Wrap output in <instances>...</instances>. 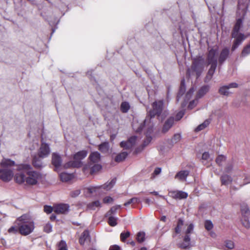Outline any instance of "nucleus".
Segmentation results:
<instances>
[{
    "label": "nucleus",
    "instance_id": "obj_1",
    "mask_svg": "<svg viewBox=\"0 0 250 250\" xmlns=\"http://www.w3.org/2000/svg\"><path fill=\"white\" fill-rule=\"evenodd\" d=\"M163 102L161 100L155 101L152 104V109L150 110L144 122V125L140 126L138 128L135 129V125L134 123L133 127L136 132H140L143 127H146L149 129L151 128L154 125L152 119L157 115L159 120H163L166 116V111L164 110Z\"/></svg>",
    "mask_w": 250,
    "mask_h": 250
},
{
    "label": "nucleus",
    "instance_id": "obj_2",
    "mask_svg": "<svg viewBox=\"0 0 250 250\" xmlns=\"http://www.w3.org/2000/svg\"><path fill=\"white\" fill-rule=\"evenodd\" d=\"M15 225L19 227V233L24 236H27L33 232L35 229V223L31 216L24 214L18 217L14 222Z\"/></svg>",
    "mask_w": 250,
    "mask_h": 250
},
{
    "label": "nucleus",
    "instance_id": "obj_3",
    "mask_svg": "<svg viewBox=\"0 0 250 250\" xmlns=\"http://www.w3.org/2000/svg\"><path fill=\"white\" fill-rule=\"evenodd\" d=\"M15 165L14 161L8 159H3L0 162V179L3 182H7L14 177V173L9 168Z\"/></svg>",
    "mask_w": 250,
    "mask_h": 250
},
{
    "label": "nucleus",
    "instance_id": "obj_4",
    "mask_svg": "<svg viewBox=\"0 0 250 250\" xmlns=\"http://www.w3.org/2000/svg\"><path fill=\"white\" fill-rule=\"evenodd\" d=\"M31 169V165L27 164H21L16 165V168L15 169L14 175L15 181L19 184L26 183L27 172Z\"/></svg>",
    "mask_w": 250,
    "mask_h": 250
},
{
    "label": "nucleus",
    "instance_id": "obj_5",
    "mask_svg": "<svg viewBox=\"0 0 250 250\" xmlns=\"http://www.w3.org/2000/svg\"><path fill=\"white\" fill-rule=\"evenodd\" d=\"M242 23V20L239 19L237 20L234 25L233 32L232 33V36L233 38H235L236 40L232 47V50H235L240 44L241 42L245 39V37L243 35L238 33V31L241 26Z\"/></svg>",
    "mask_w": 250,
    "mask_h": 250
},
{
    "label": "nucleus",
    "instance_id": "obj_6",
    "mask_svg": "<svg viewBox=\"0 0 250 250\" xmlns=\"http://www.w3.org/2000/svg\"><path fill=\"white\" fill-rule=\"evenodd\" d=\"M87 152L82 150L78 152L74 156V161H70L64 165L65 168L71 167H79L82 165L81 160L84 159L87 155Z\"/></svg>",
    "mask_w": 250,
    "mask_h": 250
},
{
    "label": "nucleus",
    "instance_id": "obj_7",
    "mask_svg": "<svg viewBox=\"0 0 250 250\" xmlns=\"http://www.w3.org/2000/svg\"><path fill=\"white\" fill-rule=\"evenodd\" d=\"M204 61L202 59L194 60L191 68L188 71V73L190 75L196 74L199 77L204 69Z\"/></svg>",
    "mask_w": 250,
    "mask_h": 250
},
{
    "label": "nucleus",
    "instance_id": "obj_8",
    "mask_svg": "<svg viewBox=\"0 0 250 250\" xmlns=\"http://www.w3.org/2000/svg\"><path fill=\"white\" fill-rule=\"evenodd\" d=\"M42 179V174L37 171L29 170L27 172L26 184L29 185L37 184Z\"/></svg>",
    "mask_w": 250,
    "mask_h": 250
},
{
    "label": "nucleus",
    "instance_id": "obj_9",
    "mask_svg": "<svg viewBox=\"0 0 250 250\" xmlns=\"http://www.w3.org/2000/svg\"><path fill=\"white\" fill-rule=\"evenodd\" d=\"M238 87V84L237 83H232L227 85L221 87L219 89V92L222 95L228 96L233 93L232 88H237Z\"/></svg>",
    "mask_w": 250,
    "mask_h": 250
},
{
    "label": "nucleus",
    "instance_id": "obj_10",
    "mask_svg": "<svg viewBox=\"0 0 250 250\" xmlns=\"http://www.w3.org/2000/svg\"><path fill=\"white\" fill-rule=\"evenodd\" d=\"M50 150L49 145L42 142L38 152V156L41 158H44L50 154Z\"/></svg>",
    "mask_w": 250,
    "mask_h": 250
},
{
    "label": "nucleus",
    "instance_id": "obj_11",
    "mask_svg": "<svg viewBox=\"0 0 250 250\" xmlns=\"http://www.w3.org/2000/svg\"><path fill=\"white\" fill-rule=\"evenodd\" d=\"M218 55V49L217 47H214L209 50L208 61L209 64H217V58Z\"/></svg>",
    "mask_w": 250,
    "mask_h": 250
},
{
    "label": "nucleus",
    "instance_id": "obj_12",
    "mask_svg": "<svg viewBox=\"0 0 250 250\" xmlns=\"http://www.w3.org/2000/svg\"><path fill=\"white\" fill-rule=\"evenodd\" d=\"M101 168V166L98 164L96 163L93 166L92 164H89L88 166L84 167L83 170L84 172L86 173L88 172V169H89L90 173L93 174L99 171Z\"/></svg>",
    "mask_w": 250,
    "mask_h": 250
},
{
    "label": "nucleus",
    "instance_id": "obj_13",
    "mask_svg": "<svg viewBox=\"0 0 250 250\" xmlns=\"http://www.w3.org/2000/svg\"><path fill=\"white\" fill-rule=\"evenodd\" d=\"M68 211L69 206L67 204H59L54 207V212L57 214H65Z\"/></svg>",
    "mask_w": 250,
    "mask_h": 250
},
{
    "label": "nucleus",
    "instance_id": "obj_14",
    "mask_svg": "<svg viewBox=\"0 0 250 250\" xmlns=\"http://www.w3.org/2000/svg\"><path fill=\"white\" fill-rule=\"evenodd\" d=\"M169 195L176 199H186L188 197V193L182 191H172L169 192Z\"/></svg>",
    "mask_w": 250,
    "mask_h": 250
},
{
    "label": "nucleus",
    "instance_id": "obj_15",
    "mask_svg": "<svg viewBox=\"0 0 250 250\" xmlns=\"http://www.w3.org/2000/svg\"><path fill=\"white\" fill-rule=\"evenodd\" d=\"M189 174V171L188 170H181L178 172L175 176V179L181 181H185L186 178Z\"/></svg>",
    "mask_w": 250,
    "mask_h": 250
},
{
    "label": "nucleus",
    "instance_id": "obj_16",
    "mask_svg": "<svg viewBox=\"0 0 250 250\" xmlns=\"http://www.w3.org/2000/svg\"><path fill=\"white\" fill-rule=\"evenodd\" d=\"M52 162V164L55 166L56 168L59 167L61 166L62 162L60 156L56 153H53Z\"/></svg>",
    "mask_w": 250,
    "mask_h": 250
},
{
    "label": "nucleus",
    "instance_id": "obj_17",
    "mask_svg": "<svg viewBox=\"0 0 250 250\" xmlns=\"http://www.w3.org/2000/svg\"><path fill=\"white\" fill-rule=\"evenodd\" d=\"M90 163H98L101 159L100 154L98 152H92L89 157Z\"/></svg>",
    "mask_w": 250,
    "mask_h": 250
},
{
    "label": "nucleus",
    "instance_id": "obj_18",
    "mask_svg": "<svg viewBox=\"0 0 250 250\" xmlns=\"http://www.w3.org/2000/svg\"><path fill=\"white\" fill-rule=\"evenodd\" d=\"M210 64H211L210 68H209V69L208 72V74L207 75V76L206 77V79H205V81L206 82H208L211 80V79L215 72V69H216V67L217 66V64H215V63Z\"/></svg>",
    "mask_w": 250,
    "mask_h": 250
},
{
    "label": "nucleus",
    "instance_id": "obj_19",
    "mask_svg": "<svg viewBox=\"0 0 250 250\" xmlns=\"http://www.w3.org/2000/svg\"><path fill=\"white\" fill-rule=\"evenodd\" d=\"M229 54V50L228 48H224L221 51L219 57V62L220 63H223L227 58Z\"/></svg>",
    "mask_w": 250,
    "mask_h": 250
},
{
    "label": "nucleus",
    "instance_id": "obj_20",
    "mask_svg": "<svg viewBox=\"0 0 250 250\" xmlns=\"http://www.w3.org/2000/svg\"><path fill=\"white\" fill-rule=\"evenodd\" d=\"M174 123V119L173 118L168 119L165 122L162 131L165 133L167 132L169 129L172 126Z\"/></svg>",
    "mask_w": 250,
    "mask_h": 250
},
{
    "label": "nucleus",
    "instance_id": "obj_21",
    "mask_svg": "<svg viewBox=\"0 0 250 250\" xmlns=\"http://www.w3.org/2000/svg\"><path fill=\"white\" fill-rule=\"evenodd\" d=\"M221 181L222 185H228L232 182V179L228 175H223L221 177Z\"/></svg>",
    "mask_w": 250,
    "mask_h": 250
},
{
    "label": "nucleus",
    "instance_id": "obj_22",
    "mask_svg": "<svg viewBox=\"0 0 250 250\" xmlns=\"http://www.w3.org/2000/svg\"><path fill=\"white\" fill-rule=\"evenodd\" d=\"M99 149L102 153H108L109 150V145L108 142H104L99 146Z\"/></svg>",
    "mask_w": 250,
    "mask_h": 250
},
{
    "label": "nucleus",
    "instance_id": "obj_23",
    "mask_svg": "<svg viewBox=\"0 0 250 250\" xmlns=\"http://www.w3.org/2000/svg\"><path fill=\"white\" fill-rule=\"evenodd\" d=\"M128 155V153L126 151H123L119 153L115 158V161L117 162H121L124 161Z\"/></svg>",
    "mask_w": 250,
    "mask_h": 250
},
{
    "label": "nucleus",
    "instance_id": "obj_24",
    "mask_svg": "<svg viewBox=\"0 0 250 250\" xmlns=\"http://www.w3.org/2000/svg\"><path fill=\"white\" fill-rule=\"evenodd\" d=\"M60 177L62 181L66 182L72 179L73 175L71 174L64 172L60 174Z\"/></svg>",
    "mask_w": 250,
    "mask_h": 250
},
{
    "label": "nucleus",
    "instance_id": "obj_25",
    "mask_svg": "<svg viewBox=\"0 0 250 250\" xmlns=\"http://www.w3.org/2000/svg\"><path fill=\"white\" fill-rule=\"evenodd\" d=\"M41 158L35 156L33 158L32 164L33 166L37 168L41 167L42 166V164L41 160Z\"/></svg>",
    "mask_w": 250,
    "mask_h": 250
},
{
    "label": "nucleus",
    "instance_id": "obj_26",
    "mask_svg": "<svg viewBox=\"0 0 250 250\" xmlns=\"http://www.w3.org/2000/svg\"><path fill=\"white\" fill-rule=\"evenodd\" d=\"M108 217V223L111 227H115L117 225L118 218L113 215H106Z\"/></svg>",
    "mask_w": 250,
    "mask_h": 250
},
{
    "label": "nucleus",
    "instance_id": "obj_27",
    "mask_svg": "<svg viewBox=\"0 0 250 250\" xmlns=\"http://www.w3.org/2000/svg\"><path fill=\"white\" fill-rule=\"evenodd\" d=\"M88 237L89 232L87 230L84 231L79 239L80 244L82 245H83L85 241L88 238Z\"/></svg>",
    "mask_w": 250,
    "mask_h": 250
},
{
    "label": "nucleus",
    "instance_id": "obj_28",
    "mask_svg": "<svg viewBox=\"0 0 250 250\" xmlns=\"http://www.w3.org/2000/svg\"><path fill=\"white\" fill-rule=\"evenodd\" d=\"M101 207V203L99 201H96L89 203L88 205V208L92 210L96 209V208H100Z\"/></svg>",
    "mask_w": 250,
    "mask_h": 250
},
{
    "label": "nucleus",
    "instance_id": "obj_29",
    "mask_svg": "<svg viewBox=\"0 0 250 250\" xmlns=\"http://www.w3.org/2000/svg\"><path fill=\"white\" fill-rule=\"evenodd\" d=\"M185 89H186V87H185V85L184 80H182L181 82V87H180L179 91L177 95V101H178L179 100L180 97L182 96L184 94V93L185 91Z\"/></svg>",
    "mask_w": 250,
    "mask_h": 250
},
{
    "label": "nucleus",
    "instance_id": "obj_30",
    "mask_svg": "<svg viewBox=\"0 0 250 250\" xmlns=\"http://www.w3.org/2000/svg\"><path fill=\"white\" fill-rule=\"evenodd\" d=\"M209 90V87L208 86H205L202 87L198 91L197 94L198 98H201L205 95Z\"/></svg>",
    "mask_w": 250,
    "mask_h": 250
},
{
    "label": "nucleus",
    "instance_id": "obj_31",
    "mask_svg": "<svg viewBox=\"0 0 250 250\" xmlns=\"http://www.w3.org/2000/svg\"><path fill=\"white\" fill-rule=\"evenodd\" d=\"M190 237L189 235H186L184 239V242L180 245V247L182 249H187L189 245Z\"/></svg>",
    "mask_w": 250,
    "mask_h": 250
},
{
    "label": "nucleus",
    "instance_id": "obj_32",
    "mask_svg": "<svg viewBox=\"0 0 250 250\" xmlns=\"http://www.w3.org/2000/svg\"><path fill=\"white\" fill-rule=\"evenodd\" d=\"M145 236L144 232L140 231L136 235V240L139 243H142L145 240Z\"/></svg>",
    "mask_w": 250,
    "mask_h": 250
},
{
    "label": "nucleus",
    "instance_id": "obj_33",
    "mask_svg": "<svg viewBox=\"0 0 250 250\" xmlns=\"http://www.w3.org/2000/svg\"><path fill=\"white\" fill-rule=\"evenodd\" d=\"M115 180L112 179L110 182L106 183L104 185L102 186V187L106 190H110L115 185Z\"/></svg>",
    "mask_w": 250,
    "mask_h": 250
},
{
    "label": "nucleus",
    "instance_id": "obj_34",
    "mask_svg": "<svg viewBox=\"0 0 250 250\" xmlns=\"http://www.w3.org/2000/svg\"><path fill=\"white\" fill-rule=\"evenodd\" d=\"M250 209L249 207L246 205L243 206L241 208V213L243 217H248V216L250 214Z\"/></svg>",
    "mask_w": 250,
    "mask_h": 250
},
{
    "label": "nucleus",
    "instance_id": "obj_35",
    "mask_svg": "<svg viewBox=\"0 0 250 250\" xmlns=\"http://www.w3.org/2000/svg\"><path fill=\"white\" fill-rule=\"evenodd\" d=\"M209 124L208 121H205L203 123L198 125L195 129L196 131H199L206 128Z\"/></svg>",
    "mask_w": 250,
    "mask_h": 250
},
{
    "label": "nucleus",
    "instance_id": "obj_36",
    "mask_svg": "<svg viewBox=\"0 0 250 250\" xmlns=\"http://www.w3.org/2000/svg\"><path fill=\"white\" fill-rule=\"evenodd\" d=\"M130 108V105L127 102H123L121 105V109L123 112H127Z\"/></svg>",
    "mask_w": 250,
    "mask_h": 250
},
{
    "label": "nucleus",
    "instance_id": "obj_37",
    "mask_svg": "<svg viewBox=\"0 0 250 250\" xmlns=\"http://www.w3.org/2000/svg\"><path fill=\"white\" fill-rule=\"evenodd\" d=\"M140 202L139 198L137 197H134L129 200L127 202L124 204L125 206H127L131 204L139 203Z\"/></svg>",
    "mask_w": 250,
    "mask_h": 250
},
{
    "label": "nucleus",
    "instance_id": "obj_38",
    "mask_svg": "<svg viewBox=\"0 0 250 250\" xmlns=\"http://www.w3.org/2000/svg\"><path fill=\"white\" fill-rule=\"evenodd\" d=\"M242 225L247 229L250 228V222L248 220V217H243L241 219Z\"/></svg>",
    "mask_w": 250,
    "mask_h": 250
},
{
    "label": "nucleus",
    "instance_id": "obj_39",
    "mask_svg": "<svg viewBox=\"0 0 250 250\" xmlns=\"http://www.w3.org/2000/svg\"><path fill=\"white\" fill-rule=\"evenodd\" d=\"M9 233L16 234L19 232V227L16 225L11 227L8 230Z\"/></svg>",
    "mask_w": 250,
    "mask_h": 250
},
{
    "label": "nucleus",
    "instance_id": "obj_40",
    "mask_svg": "<svg viewBox=\"0 0 250 250\" xmlns=\"http://www.w3.org/2000/svg\"><path fill=\"white\" fill-rule=\"evenodd\" d=\"M136 138L135 136H132L130 137L127 141V144H129V145L127 146V148H131L136 143Z\"/></svg>",
    "mask_w": 250,
    "mask_h": 250
},
{
    "label": "nucleus",
    "instance_id": "obj_41",
    "mask_svg": "<svg viewBox=\"0 0 250 250\" xmlns=\"http://www.w3.org/2000/svg\"><path fill=\"white\" fill-rule=\"evenodd\" d=\"M184 225V222L182 220L179 219L178 222L177 226L175 228V233H179L181 231L182 226Z\"/></svg>",
    "mask_w": 250,
    "mask_h": 250
},
{
    "label": "nucleus",
    "instance_id": "obj_42",
    "mask_svg": "<svg viewBox=\"0 0 250 250\" xmlns=\"http://www.w3.org/2000/svg\"><path fill=\"white\" fill-rule=\"evenodd\" d=\"M130 232L128 231L122 232L120 234V239L122 242H125V240L129 237Z\"/></svg>",
    "mask_w": 250,
    "mask_h": 250
},
{
    "label": "nucleus",
    "instance_id": "obj_43",
    "mask_svg": "<svg viewBox=\"0 0 250 250\" xmlns=\"http://www.w3.org/2000/svg\"><path fill=\"white\" fill-rule=\"evenodd\" d=\"M58 250H67V247L65 242L62 240L58 244Z\"/></svg>",
    "mask_w": 250,
    "mask_h": 250
},
{
    "label": "nucleus",
    "instance_id": "obj_44",
    "mask_svg": "<svg viewBox=\"0 0 250 250\" xmlns=\"http://www.w3.org/2000/svg\"><path fill=\"white\" fill-rule=\"evenodd\" d=\"M120 208V205L112 207L107 212L105 215H112L113 214L115 213L117 210Z\"/></svg>",
    "mask_w": 250,
    "mask_h": 250
},
{
    "label": "nucleus",
    "instance_id": "obj_45",
    "mask_svg": "<svg viewBox=\"0 0 250 250\" xmlns=\"http://www.w3.org/2000/svg\"><path fill=\"white\" fill-rule=\"evenodd\" d=\"M205 227L207 230H210L213 227L212 222L210 220H206L205 222Z\"/></svg>",
    "mask_w": 250,
    "mask_h": 250
},
{
    "label": "nucleus",
    "instance_id": "obj_46",
    "mask_svg": "<svg viewBox=\"0 0 250 250\" xmlns=\"http://www.w3.org/2000/svg\"><path fill=\"white\" fill-rule=\"evenodd\" d=\"M226 247L229 249H233L234 248V244L233 241L231 240H227L225 242Z\"/></svg>",
    "mask_w": 250,
    "mask_h": 250
},
{
    "label": "nucleus",
    "instance_id": "obj_47",
    "mask_svg": "<svg viewBox=\"0 0 250 250\" xmlns=\"http://www.w3.org/2000/svg\"><path fill=\"white\" fill-rule=\"evenodd\" d=\"M226 160V157L224 155H219L216 159V162L219 165H221L222 163Z\"/></svg>",
    "mask_w": 250,
    "mask_h": 250
},
{
    "label": "nucleus",
    "instance_id": "obj_48",
    "mask_svg": "<svg viewBox=\"0 0 250 250\" xmlns=\"http://www.w3.org/2000/svg\"><path fill=\"white\" fill-rule=\"evenodd\" d=\"M194 225L192 224H189L188 225L187 229L185 230L186 235H188V234L192 232L193 230Z\"/></svg>",
    "mask_w": 250,
    "mask_h": 250
},
{
    "label": "nucleus",
    "instance_id": "obj_49",
    "mask_svg": "<svg viewBox=\"0 0 250 250\" xmlns=\"http://www.w3.org/2000/svg\"><path fill=\"white\" fill-rule=\"evenodd\" d=\"M52 226L49 224H46L44 227V231L47 233H49L52 231Z\"/></svg>",
    "mask_w": 250,
    "mask_h": 250
},
{
    "label": "nucleus",
    "instance_id": "obj_50",
    "mask_svg": "<svg viewBox=\"0 0 250 250\" xmlns=\"http://www.w3.org/2000/svg\"><path fill=\"white\" fill-rule=\"evenodd\" d=\"M181 140V135L179 134H176L174 135L172 138V142L173 143H176Z\"/></svg>",
    "mask_w": 250,
    "mask_h": 250
},
{
    "label": "nucleus",
    "instance_id": "obj_51",
    "mask_svg": "<svg viewBox=\"0 0 250 250\" xmlns=\"http://www.w3.org/2000/svg\"><path fill=\"white\" fill-rule=\"evenodd\" d=\"M103 201L104 204H110L113 202V199L110 196H106L103 199Z\"/></svg>",
    "mask_w": 250,
    "mask_h": 250
},
{
    "label": "nucleus",
    "instance_id": "obj_52",
    "mask_svg": "<svg viewBox=\"0 0 250 250\" xmlns=\"http://www.w3.org/2000/svg\"><path fill=\"white\" fill-rule=\"evenodd\" d=\"M44 211L46 213L49 214L52 211H54V207L52 208L51 206H45L44 207Z\"/></svg>",
    "mask_w": 250,
    "mask_h": 250
},
{
    "label": "nucleus",
    "instance_id": "obj_53",
    "mask_svg": "<svg viewBox=\"0 0 250 250\" xmlns=\"http://www.w3.org/2000/svg\"><path fill=\"white\" fill-rule=\"evenodd\" d=\"M250 53V45L245 47L242 51V54L246 56Z\"/></svg>",
    "mask_w": 250,
    "mask_h": 250
},
{
    "label": "nucleus",
    "instance_id": "obj_54",
    "mask_svg": "<svg viewBox=\"0 0 250 250\" xmlns=\"http://www.w3.org/2000/svg\"><path fill=\"white\" fill-rule=\"evenodd\" d=\"M197 102L198 101L197 99L190 102L188 106V108L189 109H192L197 104Z\"/></svg>",
    "mask_w": 250,
    "mask_h": 250
},
{
    "label": "nucleus",
    "instance_id": "obj_55",
    "mask_svg": "<svg viewBox=\"0 0 250 250\" xmlns=\"http://www.w3.org/2000/svg\"><path fill=\"white\" fill-rule=\"evenodd\" d=\"M99 188L97 187H90L86 189L87 191L90 193H92L97 191L99 189Z\"/></svg>",
    "mask_w": 250,
    "mask_h": 250
},
{
    "label": "nucleus",
    "instance_id": "obj_56",
    "mask_svg": "<svg viewBox=\"0 0 250 250\" xmlns=\"http://www.w3.org/2000/svg\"><path fill=\"white\" fill-rule=\"evenodd\" d=\"M210 158V155L208 152H205L202 154V159L204 160H208Z\"/></svg>",
    "mask_w": 250,
    "mask_h": 250
},
{
    "label": "nucleus",
    "instance_id": "obj_57",
    "mask_svg": "<svg viewBox=\"0 0 250 250\" xmlns=\"http://www.w3.org/2000/svg\"><path fill=\"white\" fill-rule=\"evenodd\" d=\"M129 145V144H127V141L126 142H124V141H123L121 143H120V146L122 147H123L124 148H125L126 149H130V148H127V146H128Z\"/></svg>",
    "mask_w": 250,
    "mask_h": 250
},
{
    "label": "nucleus",
    "instance_id": "obj_58",
    "mask_svg": "<svg viewBox=\"0 0 250 250\" xmlns=\"http://www.w3.org/2000/svg\"><path fill=\"white\" fill-rule=\"evenodd\" d=\"M161 172V169L159 167L156 168L153 173L154 175H158Z\"/></svg>",
    "mask_w": 250,
    "mask_h": 250
},
{
    "label": "nucleus",
    "instance_id": "obj_59",
    "mask_svg": "<svg viewBox=\"0 0 250 250\" xmlns=\"http://www.w3.org/2000/svg\"><path fill=\"white\" fill-rule=\"evenodd\" d=\"M120 250V247L118 245H114L111 246L109 249V250Z\"/></svg>",
    "mask_w": 250,
    "mask_h": 250
},
{
    "label": "nucleus",
    "instance_id": "obj_60",
    "mask_svg": "<svg viewBox=\"0 0 250 250\" xmlns=\"http://www.w3.org/2000/svg\"><path fill=\"white\" fill-rule=\"evenodd\" d=\"M184 113L183 111L179 112L176 116V119L179 120L184 115Z\"/></svg>",
    "mask_w": 250,
    "mask_h": 250
},
{
    "label": "nucleus",
    "instance_id": "obj_61",
    "mask_svg": "<svg viewBox=\"0 0 250 250\" xmlns=\"http://www.w3.org/2000/svg\"><path fill=\"white\" fill-rule=\"evenodd\" d=\"M194 92V90H193V89H190L189 90V91L186 94V98L187 99H189L191 96V95L192 94V93H193Z\"/></svg>",
    "mask_w": 250,
    "mask_h": 250
},
{
    "label": "nucleus",
    "instance_id": "obj_62",
    "mask_svg": "<svg viewBox=\"0 0 250 250\" xmlns=\"http://www.w3.org/2000/svg\"><path fill=\"white\" fill-rule=\"evenodd\" d=\"M232 165H229L226 168V171L227 172H229L232 170Z\"/></svg>",
    "mask_w": 250,
    "mask_h": 250
},
{
    "label": "nucleus",
    "instance_id": "obj_63",
    "mask_svg": "<svg viewBox=\"0 0 250 250\" xmlns=\"http://www.w3.org/2000/svg\"><path fill=\"white\" fill-rule=\"evenodd\" d=\"M80 194V191L79 190H76L73 192H72V196H77Z\"/></svg>",
    "mask_w": 250,
    "mask_h": 250
},
{
    "label": "nucleus",
    "instance_id": "obj_64",
    "mask_svg": "<svg viewBox=\"0 0 250 250\" xmlns=\"http://www.w3.org/2000/svg\"><path fill=\"white\" fill-rule=\"evenodd\" d=\"M145 202L146 204L149 205L151 203V200L149 198H146L145 199Z\"/></svg>",
    "mask_w": 250,
    "mask_h": 250
}]
</instances>
